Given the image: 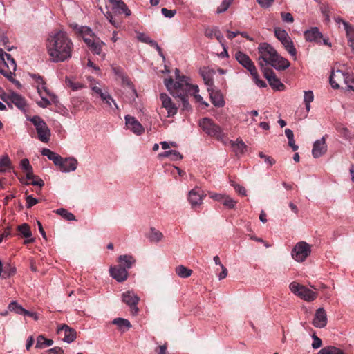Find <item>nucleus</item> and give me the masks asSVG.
Masks as SVG:
<instances>
[{"label":"nucleus","mask_w":354,"mask_h":354,"mask_svg":"<svg viewBox=\"0 0 354 354\" xmlns=\"http://www.w3.org/2000/svg\"><path fill=\"white\" fill-rule=\"evenodd\" d=\"M46 48L53 62H62L71 57L73 44L66 32L59 30L49 35Z\"/></svg>","instance_id":"obj_1"},{"label":"nucleus","mask_w":354,"mask_h":354,"mask_svg":"<svg viewBox=\"0 0 354 354\" xmlns=\"http://www.w3.org/2000/svg\"><path fill=\"white\" fill-rule=\"evenodd\" d=\"M258 58L259 65L263 68L266 64H270L277 70H284L290 66V62L281 57L276 50L268 43H261L259 45Z\"/></svg>","instance_id":"obj_2"},{"label":"nucleus","mask_w":354,"mask_h":354,"mask_svg":"<svg viewBox=\"0 0 354 354\" xmlns=\"http://www.w3.org/2000/svg\"><path fill=\"white\" fill-rule=\"evenodd\" d=\"M176 81L174 82L171 78L165 80V85L170 93L175 97H178L182 101L183 108L188 109L189 104L187 97V93L192 90V84L188 82V77L180 76V71H175Z\"/></svg>","instance_id":"obj_3"},{"label":"nucleus","mask_w":354,"mask_h":354,"mask_svg":"<svg viewBox=\"0 0 354 354\" xmlns=\"http://www.w3.org/2000/svg\"><path fill=\"white\" fill-rule=\"evenodd\" d=\"M198 125L207 136L216 138L218 141L224 142L227 138V134L223 131V129L211 118H202L198 121Z\"/></svg>","instance_id":"obj_4"},{"label":"nucleus","mask_w":354,"mask_h":354,"mask_svg":"<svg viewBox=\"0 0 354 354\" xmlns=\"http://www.w3.org/2000/svg\"><path fill=\"white\" fill-rule=\"evenodd\" d=\"M311 253V245L305 241L298 242L292 248L291 255L296 261L304 262Z\"/></svg>","instance_id":"obj_5"},{"label":"nucleus","mask_w":354,"mask_h":354,"mask_svg":"<svg viewBox=\"0 0 354 354\" xmlns=\"http://www.w3.org/2000/svg\"><path fill=\"white\" fill-rule=\"evenodd\" d=\"M289 288L292 293L306 301H313L317 297L315 292L298 283L292 282Z\"/></svg>","instance_id":"obj_6"},{"label":"nucleus","mask_w":354,"mask_h":354,"mask_svg":"<svg viewBox=\"0 0 354 354\" xmlns=\"http://www.w3.org/2000/svg\"><path fill=\"white\" fill-rule=\"evenodd\" d=\"M30 120L36 128L39 139L43 142H48L50 140V131L46 122L39 116H34Z\"/></svg>","instance_id":"obj_7"},{"label":"nucleus","mask_w":354,"mask_h":354,"mask_svg":"<svg viewBox=\"0 0 354 354\" xmlns=\"http://www.w3.org/2000/svg\"><path fill=\"white\" fill-rule=\"evenodd\" d=\"M1 98L8 105L10 104H14L19 109L24 111H26V102L21 95L15 92L10 93H3V95H1Z\"/></svg>","instance_id":"obj_8"},{"label":"nucleus","mask_w":354,"mask_h":354,"mask_svg":"<svg viewBox=\"0 0 354 354\" xmlns=\"http://www.w3.org/2000/svg\"><path fill=\"white\" fill-rule=\"evenodd\" d=\"M122 299L124 303L129 306L131 314L136 315L138 313L139 308L137 306L140 297L133 291H126L122 295Z\"/></svg>","instance_id":"obj_9"},{"label":"nucleus","mask_w":354,"mask_h":354,"mask_svg":"<svg viewBox=\"0 0 354 354\" xmlns=\"http://www.w3.org/2000/svg\"><path fill=\"white\" fill-rule=\"evenodd\" d=\"M206 194L200 187H196L188 193V201L192 209H196L203 203Z\"/></svg>","instance_id":"obj_10"},{"label":"nucleus","mask_w":354,"mask_h":354,"mask_svg":"<svg viewBox=\"0 0 354 354\" xmlns=\"http://www.w3.org/2000/svg\"><path fill=\"white\" fill-rule=\"evenodd\" d=\"M7 69L0 68V73L9 80H11L17 68L15 59L8 53L5 55L4 60H1Z\"/></svg>","instance_id":"obj_11"},{"label":"nucleus","mask_w":354,"mask_h":354,"mask_svg":"<svg viewBox=\"0 0 354 354\" xmlns=\"http://www.w3.org/2000/svg\"><path fill=\"white\" fill-rule=\"evenodd\" d=\"M31 77L34 81V84L37 88V93H41V91H44L45 93L50 97L53 102L56 104L57 102V96L51 93L46 86V82H44L42 77L36 74H32Z\"/></svg>","instance_id":"obj_12"},{"label":"nucleus","mask_w":354,"mask_h":354,"mask_svg":"<svg viewBox=\"0 0 354 354\" xmlns=\"http://www.w3.org/2000/svg\"><path fill=\"white\" fill-rule=\"evenodd\" d=\"M57 334L66 343H71L76 339V331L66 324H62L57 328Z\"/></svg>","instance_id":"obj_13"},{"label":"nucleus","mask_w":354,"mask_h":354,"mask_svg":"<svg viewBox=\"0 0 354 354\" xmlns=\"http://www.w3.org/2000/svg\"><path fill=\"white\" fill-rule=\"evenodd\" d=\"M160 100L162 107L167 111V116L168 118L172 117L177 113L178 108L169 95L166 93H160Z\"/></svg>","instance_id":"obj_14"},{"label":"nucleus","mask_w":354,"mask_h":354,"mask_svg":"<svg viewBox=\"0 0 354 354\" xmlns=\"http://www.w3.org/2000/svg\"><path fill=\"white\" fill-rule=\"evenodd\" d=\"M264 76L267 79L270 86L274 90L283 91L285 88L284 84L277 77L274 73L270 69H264Z\"/></svg>","instance_id":"obj_15"},{"label":"nucleus","mask_w":354,"mask_h":354,"mask_svg":"<svg viewBox=\"0 0 354 354\" xmlns=\"http://www.w3.org/2000/svg\"><path fill=\"white\" fill-rule=\"evenodd\" d=\"M125 124L127 129L136 135H141L145 131V129L142 125L138 121V120L131 115L125 116Z\"/></svg>","instance_id":"obj_16"},{"label":"nucleus","mask_w":354,"mask_h":354,"mask_svg":"<svg viewBox=\"0 0 354 354\" xmlns=\"http://www.w3.org/2000/svg\"><path fill=\"white\" fill-rule=\"evenodd\" d=\"M207 91L209 94L211 102L214 106L216 107H223L225 106V102L220 90L214 86L212 88H207Z\"/></svg>","instance_id":"obj_17"},{"label":"nucleus","mask_w":354,"mask_h":354,"mask_svg":"<svg viewBox=\"0 0 354 354\" xmlns=\"http://www.w3.org/2000/svg\"><path fill=\"white\" fill-rule=\"evenodd\" d=\"M78 162L77 159L73 157L62 158L60 165H59L60 170L64 173H68L74 171L77 167Z\"/></svg>","instance_id":"obj_18"},{"label":"nucleus","mask_w":354,"mask_h":354,"mask_svg":"<svg viewBox=\"0 0 354 354\" xmlns=\"http://www.w3.org/2000/svg\"><path fill=\"white\" fill-rule=\"evenodd\" d=\"M327 150L325 137L316 140L313 147L312 155L315 158H317L323 156Z\"/></svg>","instance_id":"obj_19"},{"label":"nucleus","mask_w":354,"mask_h":354,"mask_svg":"<svg viewBox=\"0 0 354 354\" xmlns=\"http://www.w3.org/2000/svg\"><path fill=\"white\" fill-rule=\"evenodd\" d=\"M327 324L326 312L323 308H319L316 310L315 317L313 320V325L316 328H324Z\"/></svg>","instance_id":"obj_20"},{"label":"nucleus","mask_w":354,"mask_h":354,"mask_svg":"<svg viewBox=\"0 0 354 354\" xmlns=\"http://www.w3.org/2000/svg\"><path fill=\"white\" fill-rule=\"evenodd\" d=\"M235 58L237 62L249 72L252 70L254 71V69L256 68L250 57L241 51H238L236 53Z\"/></svg>","instance_id":"obj_21"},{"label":"nucleus","mask_w":354,"mask_h":354,"mask_svg":"<svg viewBox=\"0 0 354 354\" xmlns=\"http://www.w3.org/2000/svg\"><path fill=\"white\" fill-rule=\"evenodd\" d=\"M348 77V75L344 74L340 70L332 71L331 75L330 76V84L333 88H338L340 86L339 83L342 81H346V79Z\"/></svg>","instance_id":"obj_22"},{"label":"nucleus","mask_w":354,"mask_h":354,"mask_svg":"<svg viewBox=\"0 0 354 354\" xmlns=\"http://www.w3.org/2000/svg\"><path fill=\"white\" fill-rule=\"evenodd\" d=\"M109 271L111 276L118 282H122L127 279V270L120 266L111 267Z\"/></svg>","instance_id":"obj_23"},{"label":"nucleus","mask_w":354,"mask_h":354,"mask_svg":"<svg viewBox=\"0 0 354 354\" xmlns=\"http://www.w3.org/2000/svg\"><path fill=\"white\" fill-rule=\"evenodd\" d=\"M110 3L112 4V10L115 14L124 13L126 16L131 15V10L122 0H110Z\"/></svg>","instance_id":"obj_24"},{"label":"nucleus","mask_w":354,"mask_h":354,"mask_svg":"<svg viewBox=\"0 0 354 354\" xmlns=\"http://www.w3.org/2000/svg\"><path fill=\"white\" fill-rule=\"evenodd\" d=\"M305 39L309 42H319L322 37V34L317 27L311 28L304 32Z\"/></svg>","instance_id":"obj_25"},{"label":"nucleus","mask_w":354,"mask_h":354,"mask_svg":"<svg viewBox=\"0 0 354 354\" xmlns=\"http://www.w3.org/2000/svg\"><path fill=\"white\" fill-rule=\"evenodd\" d=\"M337 21L342 23L344 30L346 33V36L348 37L349 46L352 48V50L354 51V28H353V26H352L351 24H349L346 21H345L341 19H338L337 20Z\"/></svg>","instance_id":"obj_26"},{"label":"nucleus","mask_w":354,"mask_h":354,"mask_svg":"<svg viewBox=\"0 0 354 354\" xmlns=\"http://www.w3.org/2000/svg\"><path fill=\"white\" fill-rule=\"evenodd\" d=\"M137 37L139 41L143 43L148 44L151 46H153L158 52L159 55L162 58H165L161 48L158 46L156 41L151 39L148 35H145V33H139Z\"/></svg>","instance_id":"obj_27"},{"label":"nucleus","mask_w":354,"mask_h":354,"mask_svg":"<svg viewBox=\"0 0 354 354\" xmlns=\"http://www.w3.org/2000/svg\"><path fill=\"white\" fill-rule=\"evenodd\" d=\"M118 261L120 263V266L125 268L127 270L128 269H130L136 263V259L132 255L124 254L119 256L118 258Z\"/></svg>","instance_id":"obj_28"},{"label":"nucleus","mask_w":354,"mask_h":354,"mask_svg":"<svg viewBox=\"0 0 354 354\" xmlns=\"http://www.w3.org/2000/svg\"><path fill=\"white\" fill-rule=\"evenodd\" d=\"M41 154L44 156H46L49 160H52L56 166L58 167L60 165L61 161L63 158L57 153L46 148L42 149Z\"/></svg>","instance_id":"obj_29"},{"label":"nucleus","mask_w":354,"mask_h":354,"mask_svg":"<svg viewBox=\"0 0 354 354\" xmlns=\"http://www.w3.org/2000/svg\"><path fill=\"white\" fill-rule=\"evenodd\" d=\"M201 75L203 79L205 85L207 86V88H212L214 86L212 78L213 75L212 71L207 68H205L201 70Z\"/></svg>","instance_id":"obj_30"},{"label":"nucleus","mask_w":354,"mask_h":354,"mask_svg":"<svg viewBox=\"0 0 354 354\" xmlns=\"http://www.w3.org/2000/svg\"><path fill=\"white\" fill-rule=\"evenodd\" d=\"M281 43L283 44V47L288 52V53L292 57H294L295 59H296L297 50L294 46V44L291 38L288 37L285 40L282 41V42Z\"/></svg>","instance_id":"obj_31"},{"label":"nucleus","mask_w":354,"mask_h":354,"mask_svg":"<svg viewBox=\"0 0 354 354\" xmlns=\"http://www.w3.org/2000/svg\"><path fill=\"white\" fill-rule=\"evenodd\" d=\"M147 237L151 242L158 243L163 239V234L161 232L154 227H151Z\"/></svg>","instance_id":"obj_32"},{"label":"nucleus","mask_w":354,"mask_h":354,"mask_svg":"<svg viewBox=\"0 0 354 354\" xmlns=\"http://www.w3.org/2000/svg\"><path fill=\"white\" fill-rule=\"evenodd\" d=\"M232 147L236 155L239 156L244 153L246 145L241 139H237L236 142H232Z\"/></svg>","instance_id":"obj_33"},{"label":"nucleus","mask_w":354,"mask_h":354,"mask_svg":"<svg viewBox=\"0 0 354 354\" xmlns=\"http://www.w3.org/2000/svg\"><path fill=\"white\" fill-rule=\"evenodd\" d=\"M112 323L116 325L118 328L123 332L124 331V328L128 330L131 327L130 322L124 318H115L113 320Z\"/></svg>","instance_id":"obj_34"},{"label":"nucleus","mask_w":354,"mask_h":354,"mask_svg":"<svg viewBox=\"0 0 354 354\" xmlns=\"http://www.w3.org/2000/svg\"><path fill=\"white\" fill-rule=\"evenodd\" d=\"M176 274L180 278H187L192 274V270L187 267L180 265L175 269Z\"/></svg>","instance_id":"obj_35"},{"label":"nucleus","mask_w":354,"mask_h":354,"mask_svg":"<svg viewBox=\"0 0 354 354\" xmlns=\"http://www.w3.org/2000/svg\"><path fill=\"white\" fill-rule=\"evenodd\" d=\"M317 354H345V353L337 347L328 346L319 350Z\"/></svg>","instance_id":"obj_36"},{"label":"nucleus","mask_w":354,"mask_h":354,"mask_svg":"<svg viewBox=\"0 0 354 354\" xmlns=\"http://www.w3.org/2000/svg\"><path fill=\"white\" fill-rule=\"evenodd\" d=\"M159 157H170L171 160H179L183 158V156L176 150L167 151L158 155Z\"/></svg>","instance_id":"obj_37"},{"label":"nucleus","mask_w":354,"mask_h":354,"mask_svg":"<svg viewBox=\"0 0 354 354\" xmlns=\"http://www.w3.org/2000/svg\"><path fill=\"white\" fill-rule=\"evenodd\" d=\"M12 169L11 160L8 155L0 157V172Z\"/></svg>","instance_id":"obj_38"},{"label":"nucleus","mask_w":354,"mask_h":354,"mask_svg":"<svg viewBox=\"0 0 354 354\" xmlns=\"http://www.w3.org/2000/svg\"><path fill=\"white\" fill-rule=\"evenodd\" d=\"M73 28L82 36L83 39L84 37H91L92 35L91 29L87 26H79L77 24H75L73 25Z\"/></svg>","instance_id":"obj_39"},{"label":"nucleus","mask_w":354,"mask_h":354,"mask_svg":"<svg viewBox=\"0 0 354 354\" xmlns=\"http://www.w3.org/2000/svg\"><path fill=\"white\" fill-rule=\"evenodd\" d=\"M91 90L95 93H96L97 95H98L100 96V97L102 99V101L104 100H107V99L110 100V95L107 91H102V89L100 87H99L96 85H91Z\"/></svg>","instance_id":"obj_40"},{"label":"nucleus","mask_w":354,"mask_h":354,"mask_svg":"<svg viewBox=\"0 0 354 354\" xmlns=\"http://www.w3.org/2000/svg\"><path fill=\"white\" fill-rule=\"evenodd\" d=\"M53 344V340L46 339L44 336L39 335L37 339L36 348H43L46 346H50Z\"/></svg>","instance_id":"obj_41"},{"label":"nucleus","mask_w":354,"mask_h":354,"mask_svg":"<svg viewBox=\"0 0 354 354\" xmlns=\"http://www.w3.org/2000/svg\"><path fill=\"white\" fill-rule=\"evenodd\" d=\"M8 308L10 311L15 312L19 315H24V313L26 310L15 301L10 302L8 306Z\"/></svg>","instance_id":"obj_42"},{"label":"nucleus","mask_w":354,"mask_h":354,"mask_svg":"<svg viewBox=\"0 0 354 354\" xmlns=\"http://www.w3.org/2000/svg\"><path fill=\"white\" fill-rule=\"evenodd\" d=\"M222 203L228 209H234L237 202L230 196L225 194Z\"/></svg>","instance_id":"obj_43"},{"label":"nucleus","mask_w":354,"mask_h":354,"mask_svg":"<svg viewBox=\"0 0 354 354\" xmlns=\"http://www.w3.org/2000/svg\"><path fill=\"white\" fill-rule=\"evenodd\" d=\"M250 73L252 77L254 82L259 87L264 88L266 86V83L264 81L259 79L256 68L254 69V71L252 70Z\"/></svg>","instance_id":"obj_44"},{"label":"nucleus","mask_w":354,"mask_h":354,"mask_svg":"<svg viewBox=\"0 0 354 354\" xmlns=\"http://www.w3.org/2000/svg\"><path fill=\"white\" fill-rule=\"evenodd\" d=\"M56 213L66 221H74L75 219V216L72 213L68 212L64 208L57 209Z\"/></svg>","instance_id":"obj_45"},{"label":"nucleus","mask_w":354,"mask_h":354,"mask_svg":"<svg viewBox=\"0 0 354 354\" xmlns=\"http://www.w3.org/2000/svg\"><path fill=\"white\" fill-rule=\"evenodd\" d=\"M65 82H66V85L68 87L71 88V89L73 91H77L84 87V85L82 83H80L79 82H74L73 80H71L69 77H66Z\"/></svg>","instance_id":"obj_46"},{"label":"nucleus","mask_w":354,"mask_h":354,"mask_svg":"<svg viewBox=\"0 0 354 354\" xmlns=\"http://www.w3.org/2000/svg\"><path fill=\"white\" fill-rule=\"evenodd\" d=\"M274 35L281 42L289 37L287 32L280 28H274Z\"/></svg>","instance_id":"obj_47"},{"label":"nucleus","mask_w":354,"mask_h":354,"mask_svg":"<svg viewBox=\"0 0 354 354\" xmlns=\"http://www.w3.org/2000/svg\"><path fill=\"white\" fill-rule=\"evenodd\" d=\"M18 230L26 238H30L32 235L29 226L26 223L19 225Z\"/></svg>","instance_id":"obj_48"},{"label":"nucleus","mask_w":354,"mask_h":354,"mask_svg":"<svg viewBox=\"0 0 354 354\" xmlns=\"http://www.w3.org/2000/svg\"><path fill=\"white\" fill-rule=\"evenodd\" d=\"M233 0H223L221 5L218 7L216 12L217 13H222L225 11H226L230 4L232 3Z\"/></svg>","instance_id":"obj_49"},{"label":"nucleus","mask_w":354,"mask_h":354,"mask_svg":"<svg viewBox=\"0 0 354 354\" xmlns=\"http://www.w3.org/2000/svg\"><path fill=\"white\" fill-rule=\"evenodd\" d=\"M218 30V27L206 28L204 34L207 37L213 39Z\"/></svg>","instance_id":"obj_50"},{"label":"nucleus","mask_w":354,"mask_h":354,"mask_svg":"<svg viewBox=\"0 0 354 354\" xmlns=\"http://www.w3.org/2000/svg\"><path fill=\"white\" fill-rule=\"evenodd\" d=\"M192 89L194 91V97L195 99L201 102V104H204L206 107L209 106L208 103L204 102L203 100V97L198 93L199 91L198 86L196 85H192Z\"/></svg>","instance_id":"obj_51"},{"label":"nucleus","mask_w":354,"mask_h":354,"mask_svg":"<svg viewBox=\"0 0 354 354\" xmlns=\"http://www.w3.org/2000/svg\"><path fill=\"white\" fill-rule=\"evenodd\" d=\"M104 44L100 41H95L90 48L96 55H100L102 53V46Z\"/></svg>","instance_id":"obj_52"},{"label":"nucleus","mask_w":354,"mask_h":354,"mask_svg":"<svg viewBox=\"0 0 354 354\" xmlns=\"http://www.w3.org/2000/svg\"><path fill=\"white\" fill-rule=\"evenodd\" d=\"M314 100V94L312 91H304V104L311 103Z\"/></svg>","instance_id":"obj_53"},{"label":"nucleus","mask_w":354,"mask_h":354,"mask_svg":"<svg viewBox=\"0 0 354 354\" xmlns=\"http://www.w3.org/2000/svg\"><path fill=\"white\" fill-rule=\"evenodd\" d=\"M312 338H313V343H312V347L314 348V349H317L319 348H320L322 345V339L318 337L315 334H313L312 335Z\"/></svg>","instance_id":"obj_54"},{"label":"nucleus","mask_w":354,"mask_h":354,"mask_svg":"<svg viewBox=\"0 0 354 354\" xmlns=\"http://www.w3.org/2000/svg\"><path fill=\"white\" fill-rule=\"evenodd\" d=\"M51 103H53L49 97H43L40 101H37V104L41 108H46L48 107Z\"/></svg>","instance_id":"obj_55"},{"label":"nucleus","mask_w":354,"mask_h":354,"mask_svg":"<svg viewBox=\"0 0 354 354\" xmlns=\"http://www.w3.org/2000/svg\"><path fill=\"white\" fill-rule=\"evenodd\" d=\"M20 167L24 171L30 170L32 168L27 158H24L21 160Z\"/></svg>","instance_id":"obj_56"},{"label":"nucleus","mask_w":354,"mask_h":354,"mask_svg":"<svg viewBox=\"0 0 354 354\" xmlns=\"http://www.w3.org/2000/svg\"><path fill=\"white\" fill-rule=\"evenodd\" d=\"M208 195L213 200L216 201H219V202H221V203H222L223 197L225 196L224 194H218V193H214V192H208Z\"/></svg>","instance_id":"obj_57"},{"label":"nucleus","mask_w":354,"mask_h":354,"mask_svg":"<svg viewBox=\"0 0 354 354\" xmlns=\"http://www.w3.org/2000/svg\"><path fill=\"white\" fill-rule=\"evenodd\" d=\"M26 207L28 208L32 207L33 205H36L38 203V200L31 195H28L26 196Z\"/></svg>","instance_id":"obj_58"},{"label":"nucleus","mask_w":354,"mask_h":354,"mask_svg":"<svg viewBox=\"0 0 354 354\" xmlns=\"http://www.w3.org/2000/svg\"><path fill=\"white\" fill-rule=\"evenodd\" d=\"M259 157L264 160L265 162L268 164L269 166H272L275 163V160L270 156L263 154L262 152L259 153Z\"/></svg>","instance_id":"obj_59"},{"label":"nucleus","mask_w":354,"mask_h":354,"mask_svg":"<svg viewBox=\"0 0 354 354\" xmlns=\"http://www.w3.org/2000/svg\"><path fill=\"white\" fill-rule=\"evenodd\" d=\"M256 1L259 3V5L263 8H270L274 2V0H256Z\"/></svg>","instance_id":"obj_60"},{"label":"nucleus","mask_w":354,"mask_h":354,"mask_svg":"<svg viewBox=\"0 0 354 354\" xmlns=\"http://www.w3.org/2000/svg\"><path fill=\"white\" fill-rule=\"evenodd\" d=\"M281 17L285 22L292 23L294 21V18L290 12H281Z\"/></svg>","instance_id":"obj_61"},{"label":"nucleus","mask_w":354,"mask_h":354,"mask_svg":"<svg viewBox=\"0 0 354 354\" xmlns=\"http://www.w3.org/2000/svg\"><path fill=\"white\" fill-rule=\"evenodd\" d=\"M162 14L167 18H171L176 14L175 10H168L165 8L161 9Z\"/></svg>","instance_id":"obj_62"},{"label":"nucleus","mask_w":354,"mask_h":354,"mask_svg":"<svg viewBox=\"0 0 354 354\" xmlns=\"http://www.w3.org/2000/svg\"><path fill=\"white\" fill-rule=\"evenodd\" d=\"M104 15H105V17H106V19L109 21V22H110L112 25H113V26H115L116 28H118V27H119V26H120V23H119V22H118V21H116L114 19V18H113V17L112 14H111L110 12L107 11V12L104 14Z\"/></svg>","instance_id":"obj_63"},{"label":"nucleus","mask_w":354,"mask_h":354,"mask_svg":"<svg viewBox=\"0 0 354 354\" xmlns=\"http://www.w3.org/2000/svg\"><path fill=\"white\" fill-rule=\"evenodd\" d=\"M47 354H64V351L60 347H55L53 348L49 349L47 351Z\"/></svg>","instance_id":"obj_64"}]
</instances>
